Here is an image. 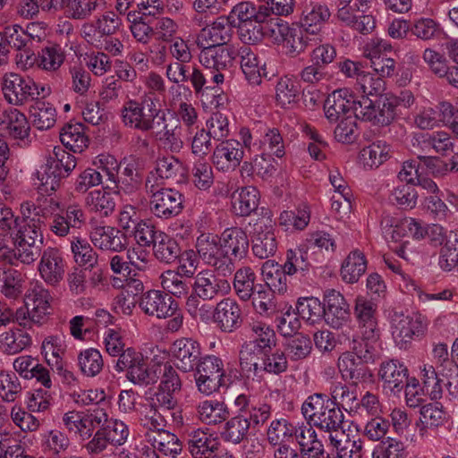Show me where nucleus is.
Instances as JSON below:
<instances>
[{"mask_svg": "<svg viewBox=\"0 0 458 458\" xmlns=\"http://www.w3.org/2000/svg\"><path fill=\"white\" fill-rule=\"evenodd\" d=\"M301 413L318 429L331 434H339L344 415L338 403L324 394L309 396L301 406Z\"/></svg>", "mask_w": 458, "mask_h": 458, "instance_id": "nucleus-1", "label": "nucleus"}, {"mask_svg": "<svg viewBox=\"0 0 458 458\" xmlns=\"http://www.w3.org/2000/svg\"><path fill=\"white\" fill-rule=\"evenodd\" d=\"M121 117L126 127L146 132L154 128L157 117L165 121V114L157 107L150 96L144 95L140 101H127L121 110Z\"/></svg>", "mask_w": 458, "mask_h": 458, "instance_id": "nucleus-2", "label": "nucleus"}, {"mask_svg": "<svg viewBox=\"0 0 458 458\" xmlns=\"http://www.w3.org/2000/svg\"><path fill=\"white\" fill-rule=\"evenodd\" d=\"M197 253L201 260L214 268V272L229 276L235 269L231 259L224 255L221 239L213 233H202L197 238Z\"/></svg>", "mask_w": 458, "mask_h": 458, "instance_id": "nucleus-3", "label": "nucleus"}, {"mask_svg": "<svg viewBox=\"0 0 458 458\" xmlns=\"http://www.w3.org/2000/svg\"><path fill=\"white\" fill-rule=\"evenodd\" d=\"M394 98L380 96L376 101L368 97H361L352 101V112L357 117L371 122L375 125L386 126L390 124L396 116L394 108Z\"/></svg>", "mask_w": 458, "mask_h": 458, "instance_id": "nucleus-4", "label": "nucleus"}, {"mask_svg": "<svg viewBox=\"0 0 458 458\" xmlns=\"http://www.w3.org/2000/svg\"><path fill=\"white\" fill-rule=\"evenodd\" d=\"M93 437L84 445L90 454H99L111 446H121L124 445L129 436L128 427L116 419L109 418L106 413V421L103 423Z\"/></svg>", "mask_w": 458, "mask_h": 458, "instance_id": "nucleus-5", "label": "nucleus"}, {"mask_svg": "<svg viewBox=\"0 0 458 458\" xmlns=\"http://www.w3.org/2000/svg\"><path fill=\"white\" fill-rule=\"evenodd\" d=\"M150 179L146 180L147 191L151 192L149 208L151 213L161 219H170L178 216L183 208V196L171 188L155 190L149 185Z\"/></svg>", "mask_w": 458, "mask_h": 458, "instance_id": "nucleus-6", "label": "nucleus"}, {"mask_svg": "<svg viewBox=\"0 0 458 458\" xmlns=\"http://www.w3.org/2000/svg\"><path fill=\"white\" fill-rule=\"evenodd\" d=\"M194 371V378L198 390L209 395L219 389L225 377L222 360L214 355L201 358Z\"/></svg>", "mask_w": 458, "mask_h": 458, "instance_id": "nucleus-7", "label": "nucleus"}, {"mask_svg": "<svg viewBox=\"0 0 458 458\" xmlns=\"http://www.w3.org/2000/svg\"><path fill=\"white\" fill-rule=\"evenodd\" d=\"M2 90L4 98L13 106H21L40 95L36 82L31 78L23 77L14 72L4 75Z\"/></svg>", "mask_w": 458, "mask_h": 458, "instance_id": "nucleus-8", "label": "nucleus"}, {"mask_svg": "<svg viewBox=\"0 0 458 458\" xmlns=\"http://www.w3.org/2000/svg\"><path fill=\"white\" fill-rule=\"evenodd\" d=\"M75 167L76 159L73 155L61 148H55L53 156L46 165L45 175L41 179L44 191H55L60 185L61 179L67 177Z\"/></svg>", "mask_w": 458, "mask_h": 458, "instance_id": "nucleus-9", "label": "nucleus"}, {"mask_svg": "<svg viewBox=\"0 0 458 458\" xmlns=\"http://www.w3.org/2000/svg\"><path fill=\"white\" fill-rule=\"evenodd\" d=\"M364 56L369 60V66L380 77H391L395 72L394 53L391 44L381 38H372L364 47Z\"/></svg>", "mask_w": 458, "mask_h": 458, "instance_id": "nucleus-10", "label": "nucleus"}, {"mask_svg": "<svg viewBox=\"0 0 458 458\" xmlns=\"http://www.w3.org/2000/svg\"><path fill=\"white\" fill-rule=\"evenodd\" d=\"M262 217L254 224V236L252 239V251L259 259H267L273 256L277 248L275 233L272 227V213L267 208H261Z\"/></svg>", "mask_w": 458, "mask_h": 458, "instance_id": "nucleus-11", "label": "nucleus"}, {"mask_svg": "<svg viewBox=\"0 0 458 458\" xmlns=\"http://www.w3.org/2000/svg\"><path fill=\"white\" fill-rule=\"evenodd\" d=\"M90 225L89 239L96 248L112 252H122L127 249V235L119 228L97 225L92 221Z\"/></svg>", "mask_w": 458, "mask_h": 458, "instance_id": "nucleus-12", "label": "nucleus"}, {"mask_svg": "<svg viewBox=\"0 0 458 458\" xmlns=\"http://www.w3.org/2000/svg\"><path fill=\"white\" fill-rule=\"evenodd\" d=\"M193 291L203 301H212L230 293L231 284L226 276L216 275L210 270H203L194 277Z\"/></svg>", "mask_w": 458, "mask_h": 458, "instance_id": "nucleus-13", "label": "nucleus"}, {"mask_svg": "<svg viewBox=\"0 0 458 458\" xmlns=\"http://www.w3.org/2000/svg\"><path fill=\"white\" fill-rule=\"evenodd\" d=\"M66 261L57 248L47 247L42 251L38 270L43 281L50 285H58L64 277Z\"/></svg>", "mask_w": 458, "mask_h": 458, "instance_id": "nucleus-14", "label": "nucleus"}, {"mask_svg": "<svg viewBox=\"0 0 458 458\" xmlns=\"http://www.w3.org/2000/svg\"><path fill=\"white\" fill-rule=\"evenodd\" d=\"M139 306L148 316L165 319L177 310L178 304L168 293L159 290H150L143 293Z\"/></svg>", "mask_w": 458, "mask_h": 458, "instance_id": "nucleus-15", "label": "nucleus"}, {"mask_svg": "<svg viewBox=\"0 0 458 458\" xmlns=\"http://www.w3.org/2000/svg\"><path fill=\"white\" fill-rule=\"evenodd\" d=\"M233 28L226 15H220L199 30L197 44L198 46H226L233 37Z\"/></svg>", "mask_w": 458, "mask_h": 458, "instance_id": "nucleus-16", "label": "nucleus"}, {"mask_svg": "<svg viewBox=\"0 0 458 458\" xmlns=\"http://www.w3.org/2000/svg\"><path fill=\"white\" fill-rule=\"evenodd\" d=\"M243 155V147L240 141L225 140L215 147L211 160L219 171L227 172L240 165Z\"/></svg>", "mask_w": 458, "mask_h": 458, "instance_id": "nucleus-17", "label": "nucleus"}, {"mask_svg": "<svg viewBox=\"0 0 458 458\" xmlns=\"http://www.w3.org/2000/svg\"><path fill=\"white\" fill-rule=\"evenodd\" d=\"M213 319L222 332L233 333L242 324L241 307L233 299H223L215 307Z\"/></svg>", "mask_w": 458, "mask_h": 458, "instance_id": "nucleus-18", "label": "nucleus"}, {"mask_svg": "<svg viewBox=\"0 0 458 458\" xmlns=\"http://www.w3.org/2000/svg\"><path fill=\"white\" fill-rule=\"evenodd\" d=\"M85 214L78 205H69L60 213L54 214L49 230L58 237H65L72 230L81 229L85 225Z\"/></svg>", "mask_w": 458, "mask_h": 458, "instance_id": "nucleus-19", "label": "nucleus"}, {"mask_svg": "<svg viewBox=\"0 0 458 458\" xmlns=\"http://www.w3.org/2000/svg\"><path fill=\"white\" fill-rule=\"evenodd\" d=\"M186 446L192 458H216L221 443L214 434L199 428L188 434Z\"/></svg>", "mask_w": 458, "mask_h": 458, "instance_id": "nucleus-20", "label": "nucleus"}, {"mask_svg": "<svg viewBox=\"0 0 458 458\" xmlns=\"http://www.w3.org/2000/svg\"><path fill=\"white\" fill-rule=\"evenodd\" d=\"M391 333L394 342L403 347L414 335L422 332L423 326L420 318L405 315L402 311L393 310L390 315Z\"/></svg>", "mask_w": 458, "mask_h": 458, "instance_id": "nucleus-21", "label": "nucleus"}, {"mask_svg": "<svg viewBox=\"0 0 458 458\" xmlns=\"http://www.w3.org/2000/svg\"><path fill=\"white\" fill-rule=\"evenodd\" d=\"M123 168L116 179L114 190L120 194L132 195L138 192L143 182V169L140 166V159L131 156L123 158Z\"/></svg>", "mask_w": 458, "mask_h": 458, "instance_id": "nucleus-22", "label": "nucleus"}, {"mask_svg": "<svg viewBox=\"0 0 458 458\" xmlns=\"http://www.w3.org/2000/svg\"><path fill=\"white\" fill-rule=\"evenodd\" d=\"M378 377L383 382L386 392L394 395L398 394L403 389L408 378V369L398 360H390L382 362L378 371Z\"/></svg>", "mask_w": 458, "mask_h": 458, "instance_id": "nucleus-23", "label": "nucleus"}, {"mask_svg": "<svg viewBox=\"0 0 458 458\" xmlns=\"http://www.w3.org/2000/svg\"><path fill=\"white\" fill-rule=\"evenodd\" d=\"M176 367L182 372L195 369L200 358V347L198 342L191 338L176 340L172 346Z\"/></svg>", "mask_w": 458, "mask_h": 458, "instance_id": "nucleus-24", "label": "nucleus"}, {"mask_svg": "<svg viewBox=\"0 0 458 458\" xmlns=\"http://www.w3.org/2000/svg\"><path fill=\"white\" fill-rule=\"evenodd\" d=\"M219 238L225 257L227 256L234 266L235 261L246 257L249 250V239L242 228H227Z\"/></svg>", "mask_w": 458, "mask_h": 458, "instance_id": "nucleus-25", "label": "nucleus"}, {"mask_svg": "<svg viewBox=\"0 0 458 458\" xmlns=\"http://www.w3.org/2000/svg\"><path fill=\"white\" fill-rule=\"evenodd\" d=\"M199 63L202 66L212 67L216 71L224 73L233 64L234 51L227 46H199Z\"/></svg>", "mask_w": 458, "mask_h": 458, "instance_id": "nucleus-26", "label": "nucleus"}, {"mask_svg": "<svg viewBox=\"0 0 458 458\" xmlns=\"http://www.w3.org/2000/svg\"><path fill=\"white\" fill-rule=\"evenodd\" d=\"M354 314L359 322L361 335L370 340L377 337L380 330L377 319V305L364 297H358L355 301Z\"/></svg>", "mask_w": 458, "mask_h": 458, "instance_id": "nucleus-27", "label": "nucleus"}, {"mask_svg": "<svg viewBox=\"0 0 458 458\" xmlns=\"http://www.w3.org/2000/svg\"><path fill=\"white\" fill-rule=\"evenodd\" d=\"M323 308L325 309V320L333 327H339L349 318L350 312L348 303L344 297L334 289L326 292Z\"/></svg>", "mask_w": 458, "mask_h": 458, "instance_id": "nucleus-28", "label": "nucleus"}, {"mask_svg": "<svg viewBox=\"0 0 458 458\" xmlns=\"http://www.w3.org/2000/svg\"><path fill=\"white\" fill-rule=\"evenodd\" d=\"M331 17L328 5L321 1L311 0L307 2L302 10L301 27L311 35H317L323 24Z\"/></svg>", "mask_w": 458, "mask_h": 458, "instance_id": "nucleus-29", "label": "nucleus"}, {"mask_svg": "<svg viewBox=\"0 0 458 458\" xmlns=\"http://www.w3.org/2000/svg\"><path fill=\"white\" fill-rule=\"evenodd\" d=\"M52 297L47 289L41 284H36L25 297V304L30 310V319L34 324H42L50 309Z\"/></svg>", "mask_w": 458, "mask_h": 458, "instance_id": "nucleus-30", "label": "nucleus"}, {"mask_svg": "<svg viewBox=\"0 0 458 458\" xmlns=\"http://www.w3.org/2000/svg\"><path fill=\"white\" fill-rule=\"evenodd\" d=\"M276 25L278 27V32L284 37V47L287 53L292 56H296L305 51L310 44V32L302 27L289 28L287 23H283L282 20L276 18Z\"/></svg>", "mask_w": 458, "mask_h": 458, "instance_id": "nucleus-31", "label": "nucleus"}, {"mask_svg": "<svg viewBox=\"0 0 458 458\" xmlns=\"http://www.w3.org/2000/svg\"><path fill=\"white\" fill-rule=\"evenodd\" d=\"M356 100L349 94L348 89H340L333 91L324 103L326 117L330 122H336L342 116L352 114V101Z\"/></svg>", "mask_w": 458, "mask_h": 458, "instance_id": "nucleus-32", "label": "nucleus"}, {"mask_svg": "<svg viewBox=\"0 0 458 458\" xmlns=\"http://www.w3.org/2000/svg\"><path fill=\"white\" fill-rule=\"evenodd\" d=\"M0 131L13 139L23 140L29 135L30 125L26 116L15 108L0 111Z\"/></svg>", "mask_w": 458, "mask_h": 458, "instance_id": "nucleus-33", "label": "nucleus"}, {"mask_svg": "<svg viewBox=\"0 0 458 458\" xmlns=\"http://www.w3.org/2000/svg\"><path fill=\"white\" fill-rule=\"evenodd\" d=\"M267 352L242 344L239 363L242 373L248 377L260 379L263 377V360Z\"/></svg>", "mask_w": 458, "mask_h": 458, "instance_id": "nucleus-34", "label": "nucleus"}, {"mask_svg": "<svg viewBox=\"0 0 458 458\" xmlns=\"http://www.w3.org/2000/svg\"><path fill=\"white\" fill-rule=\"evenodd\" d=\"M314 427L307 420L306 423L293 428V436L300 445L302 455L323 456L324 454L323 445L318 439Z\"/></svg>", "mask_w": 458, "mask_h": 458, "instance_id": "nucleus-35", "label": "nucleus"}, {"mask_svg": "<svg viewBox=\"0 0 458 458\" xmlns=\"http://www.w3.org/2000/svg\"><path fill=\"white\" fill-rule=\"evenodd\" d=\"M267 9L262 4L256 5L250 1H242L236 4L226 15L233 26L248 22H266Z\"/></svg>", "mask_w": 458, "mask_h": 458, "instance_id": "nucleus-36", "label": "nucleus"}, {"mask_svg": "<svg viewBox=\"0 0 458 458\" xmlns=\"http://www.w3.org/2000/svg\"><path fill=\"white\" fill-rule=\"evenodd\" d=\"M99 6L98 0H59L56 13L63 12L66 18L87 20Z\"/></svg>", "mask_w": 458, "mask_h": 458, "instance_id": "nucleus-37", "label": "nucleus"}, {"mask_svg": "<svg viewBox=\"0 0 458 458\" xmlns=\"http://www.w3.org/2000/svg\"><path fill=\"white\" fill-rule=\"evenodd\" d=\"M365 362L353 355L351 352H345L338 358L337 367L344 380L359 381L366 377L368 368Z\"/></svg>", "mask_w": 458, "mask_h": 458, "instance_id": "nucleus-38", "label": "nucleus"}, {"mask_svg": "<svg viewBox=\"0 0 458 458\" xmlns=\"http://www.w3.org/2000/svg\"><path fill=\"white\" fill-rule=\"evenodd\" d=\"M251 331L250 340L242 344L255 349L268 352L276 346V335L274 329L262 322H253L250 325Z\"/></svg>", "mask_w": 458, "mask_h": 458, "instance_id": "nucleus-39", "label": "nucleus"}, {"mask_svg": "<svg viewBox=\"0 0 458 458\" xmlns=\"http://www.w3.org/2000/svg\"><path fill=\"white\" fill-rule=\"evenodd\" d=\"M257 276L250 267H242L236 270L233 276V289L235 294L241 301H247L256 293L258 285L256 284Z\"/></svg>", "mask_w": 458, "mask_h": 458, "instance_id": "nucleus-40", "label": "nucleus"}, {"mask_svg": "<svg viewBox=\"0 0 458 458\" xmlns=\"http://www.w3.org/2000/svg\"><path fill=\"white\" fill-rule=\"evenodd\" d=\"M366 269L367 260L364 253L354 250L348 254L342 264V279L347 284H354L364 275Z\"/></svg>", "mask_w": 458, "mask_h": 458, "instance_id": "nucleus-41", "label": "nucleus"}, {"mask_svg": "<svg viewBox=\"0 0 458 458\" xmlns=\"http://www.w3.org/2000/svg\"><path fill=\"white\" fill-rule=\"evenodd\" d=\"M153 246V254L155 258L165 264H172L181 257V248L173 237L159 232Z\"/></svg>", "mask_w": 458, "mask_h": 458, "instance_id": "nucleus-42", "label": "nucleus"}, {"mask_svg": "<svg viewBox=\"0 0 458 458\" xmlns=\"http://www.w3.org/2000/svg\"><path fill=\"white\" fill-rule=\"evenodd\" d=\"M330 444L335 448L340 458H362L364 454L363 441L358 437L351 439L344 432L330 434Z\"/></svg>", "mask_w": 458, "mask_h": 458, "instance_id": "nucleus-43", "label": "nucleus"}, {"mask_svg": "<svg viewBox=\"0 0 458 458\" xmlns=\"http://www.w3.org/2000/svg\"><path fill=\"white\" fill-rule=\"evenodd\" d=\"M42 353L45 356L47 364L57 371L63 370V356L66 350V344L64 337L58 335H49L42 343Z\"/></svg>", "mask_w": 458, "mask_h": 458, "instance_id": "nucleus-44", "label": "nucleus"}, {"mask_svg": "<svg viewBox=\"0 0 458 458\" xmlns=\"http://www.w3.org/2000/svg\"><path fill=\"white\" fill-rule=\"evenodd\" d=\"M259 203V192L253 186L241 189L237 195L233 196V208L237 216H248L257 210Z\"/></svg>", "mask_w": 458, "mask_h": 458, "instance_id": "nucleus-45", "label": "nucleus"}, {"mask_svg": "<svg viewBox=\"0 0 458 458\" xmlns=\"http://www.w3.org/2000/svg\"><path fill=\"white\" fill-rule=\"evenodd\" d=\"M241 57V69L245 79L251 85H259L265 70L259 66L257 55L247 46L242 47L238 52Z\"/></svg>", "mask_w": 458, "mask_h": 458, "instance_id": "nucleus-46", "label": "nucleus"}, {"mask_svg": "<svg viewBox=\"0 0 458 458\" xmlns=\"http://www.w3.org/2000/svg\"><path fill=\"white\" fill-rule=\"evenodd\" d=\"M43 221L22 216L14 231L11 233L13 241L43 243L41 227Z\"/></svg>", "mask_w": 458, "mask_h": 458, "instance_id": "nucleus-47", "label": "nucleus"}, {"mask_svg": "<svg viewBox=\"0 0 458 458\" xmlns=\"http://www.w3.org/2000/svg\"><path fill=\"white\" fill-rule=\"evenodd\" d=\"M262 275L264 276L267 288L274 293H284L287 290V273L284 271V266L267 260L262 266Z\"/></svg>", "mask_w": 458, "mask_h": 458, "instance_id": "nucleus-48", "label": "nucleus"}, {"mask_svg": "<svg viewBox=\"0 0 458 458\" xmlns=\"http://www.w3.org/2000/svg\"><path fill=\"white\" fill-rule=\"evenodd\" d=\"M71 250L74 261L81 267L94 268L98 264V254L92 246L80 236L72 237L71 241Z\"/></svg>", "mask_w": 458, "mask_h": 458, "instance_id": "nucleus-49", "label": "nucleus"}, {"mask_svg": "<svg viewBox=\"0 0 458 458\" xmlns=\"http://www.w3.org/2000/svg\"><path fill=\"white\" fill-rule=\"evenodd\" d=\"M250 428V421L247 417L242 414L234 416L225 422L221 437L225 442L240 444L247 437Z\"/></svg>", "mask_w": 458, "mask_h": 458, "instance_id": "nucleus-50", "label": "nucleus"}, {"mask_svg": "<svg viewBox=\"0 0 458 458\" xmlns=\"http://www.w3.org/2000/svg\"><path fill=\"white\" fill-rule=\"evenodd\" d=\"M60 140L63 145L73 152H81L88 144L82 123L66 124L60 131Z\"/></svg>", "mask_w": 458, "mask_h": 458, "instance_id": "nucleus-51", "label": "nucleus"}, {"mask_svg": "<svg viewBox=\"0 0 458 458\" xmlns=\"http://www.w3.org/2000/svg\"><path fill=\"white\" fill-rule=\"evenodd\" d=\"M31 344V337L22 330H9L0 335V351L8 355L21 352Z\"/></svg>", "mask_w": 458, "mask_h": 458, "instance_id": "nucleus-52", "label": "nucleus"}, {"mask_svg": "<svg viewBox=\"0 0 458 458\" xmlns=\"http://www.w3.org/2000/svg\"><path fill=\"white\" fill-rule=\"evenodd\" d=\"M33 125L40 131L52 128L56 122V111L54 106L44 101H37L30 110Z\"/></svg>", "mask_w": 458, "mask_h": 458, "instance_id": "nucleus-53", "label": "nucleus"}, {"mask_svg": "<svg viewBox=\"0 0 458 458\" xmlns=\"http://www.w3.org/2000/svg\"><path fill=\"white\" fill-rule=\"evenodd\" d=\"M198 414L206 424H218L227 419L229 411L222 402L205 400L198 405Z\"/></svg>", "mask_w": 458, "mask_h": 458, "instance_id": "nucleus-54", "label": "nucleus"}, {"mask_svg": "<svg viewBox=\"0 0 458 458\" xmlns=\"http://www.w3.org/2000/svg\"><path fill=\"white\" fill-rule=\"evenodd\" d=\"M81 421L79 425L78 435L81 440H90L95 429H98L106 421V411L102 408H95L87 413H81Z\"/></svg>", "mask_w": 458, "mask_h": 458, "instance_id": "nucleus-55", "label": "nucleus"}, {"mask_svg": "<svg viewBox=\"0 0 458 458\" xmlns=\"http://www.w3.org/2000/svg\"><path fill=\"white\" fill-rule=\"evenodd\" d=\"M154 449L165 456L176 458L182 450V444L176 435L170 431H159L149 439Z\"/></svg>", "mask_w": 458, "mask_h": 458, "instance_id": "nucleus-56", "label": "nucleus"}, {"mask_svg": "<svg viewBox=\"0 0 458 458\" xmlns=\"http://www.w3.org/2000/svg\"><path fill=\"white\" fill-rule=\"evenodd\" d=\"M156 170L161 178L170 179L175 182L184 181L187 174V169L183 164L174 156L158 158Z\"/></svg>", "mask_w": 458, "mask_h": 458, "instance_id": "nucleus-57", "label": "nucleus"}, {"mask_svg": "<svg viewBox=\"0 0 458 458\" xmlns=\"http://www.w3.org/2000/svg\"><path fill=\"white\" fill-rule=\"evenodd\" d=\"M85 203L89 211L98 213L101 216H108L115 208L112 194L101 190L90 191L86 197Z\"/></svg>", "mask_w": 458, "mask_h": 458, "instance_id": "nucleus-58", "label": "nucleus"}, {"mask_svg": "<svg viewBox=\"0 0 458 458\" xmlns=\"http://www.w3.org/2000/svg\"><path fill=\"white\" fill-rule=\"evenodd\" d=\"M155 377L153 384L160 380L158 387L165 390H172V392H179L182 387V381L176 369L169 362H156L155 363Z\"/></svg>", "mask_w": 458, "mask_h": 458, "instance_id": "nucleus-59", "label": "nucleus"}, {"mask_svg": "<svg viewBox=\"0 0 458 458\" xmlns=\"http://www.w3.org/2000/svg\"><path fill=\"white\" fill-rule=\"evenodd\" d=\"M160 279L163 289L171 296L185 298L190 293L189 282L178 272L166 270L162 273Z\"/></svg>", "mask_w": 458, "mask_h": 458, "instance_id": "nucleus-60", "label": "nucleus"}, {"mask_svg": "<svg viewBox=\"0 0 458 458\" xmlns=\"http://www.w3.org/2000/svg\"><path fill=\"white\" fill-rule=\"evenodd\" d=\"M78 366L81 372L86 377L98 375L104 367V360L100 352L95 348L81 351L78 355Z\"/></svg>", "mask_w": 458, "mask_h": 458, "instance_id": "nucleus-61", "label": "nucleus"}, {"mask_svg": "<svg viewBox=\"0 0 458 458\" xmlns=\"http://www.w3.org/2000/svg\"><path fill=\"white\" fill-rule=\"evenodd\" d=\"M14 248L8 250L7 255H12V260L15 259L22 264H32L42 254L43 243L13 241ZM13 263V261H12Z\"/></svg>", "mask_w": 458, "mask_h": 458, "instance_id": "nucleus-62", "label": "nucleus"}, {"mask_svg": "<svg viewBox=\"0 0 458 458\" xmlns=\"http://www.w3.org/2000/svg\"><path fill=\"white\" fill-rule=\"evenodd\" d=\"M182 124L178 121L171 123H165L163 131L158 137V140L172 153H179L184 145L182 139Z\"/></svg>", "mask_w": 458, "mask_h": 458, "instance_id": "nucleus-63", "label": "nucleus"}, {"mask_svg": "<svg viewBox=\"0 0 458 458\" xmlns=\"http://www.w3.org/2000/svg\"><path fill=\"white\" fill-rule=\"evenodd\" d=\"M439 265L445 271L456 268L458 271V233L445 240L440 249Z\"/></svg>", "mask_w": 458, "mask_h": 458, "instance_id": "nucleus-64", "label": "nucleus"}]
</instances>
